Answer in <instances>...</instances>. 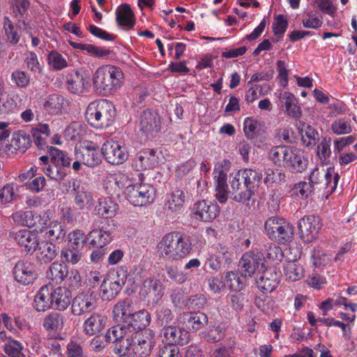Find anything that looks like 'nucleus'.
Masks as SVG:
<instances>
[{
	"instance_id": "7ed1b4c3",
	"label": "nucleus",
	"mask_w": 357,
	"mask_h": 357,
	"mask_svg": "<svg viewBox=\"0 0 357 357\" xmlns=\"http://www.w3.org/2000/svg\"><path fill=\"white\" fill-rule=\"evenodd\" d=\"M155 345V336L152 331H137L132 332L128 339L121 342L119 349H114L115 353H121L123 350L138 357H146L151 354Z\"/></svg>"
},
{
	"instance_id": "5fc2aeb1",
	"label": "nucleus",
	"mask_w": 357,
	"mask_h": 357,
	"mask_svg": "<svg viewBox=\"0 0 357 357\" xmlns=\"http://www.w3.org/2000/svg\"><path fill=\"white\" fill-rule=\"evenodd\" d=\"M68 245L82 249L87 241V236L79 229L70 232L68 235Z\"/></svg>"
},
{
	"instance_id": "8fccbe9b",
	"label": "nucleus",
	"mask_w": 357,
	"mask_h": 357,
	"mask_svg": "<svg viewBox=\"0 0 357 357\" xmlns=\"http://www.w3.org/2000/svg\"><path fill=\"white\" fill-rule=\"evenodd\" d=\"M61 257L69 264L73 265L78 264L82 258L81 249L68 245L61 251Z\"/></svg>"
},
{
	"instance_id": "4c0bfd02",
	"label": "nucleus",
	"mask_w": 357,
	"mask_h": 357,
	"mask_svg": "<svg viewBox=\"0 0 357 357\" xmlns=\"http://www.w3.org/2000/svg\"><path fill=\"white\" fill-rule=\"evenodd\" d=\"M306 167L307 160L303 155V153L300 149L290 146L287 167L296 172H302Z\"/></svg>"
},
{
	"instance_id": "e2e57ef3",
	"label": "nucleus",
	"mask_w": 357,
	"mask_h": 357,
	"mask_svg": "<svg viewBox=\"0 0 357 357\" xmlns=\"http://www.w3.org/2000/svg\"><path fill=\"white\" fill-rule=\"evenodd\" d=\"M331 130L336 135H345L351 132V127L348 121L341 119L331 124Z\"/></svg>"
},
{
	"instance_id": "ddd939ff",
	"label": "nucleus",
	"mask_w": 357,
	"mask_h": 357,
	"mask_svg": "<svg viewBox=\"0 0 357 357\" xmlns=\"http://www.w3.org/2000/svg\"><path fill=\"white\" fill-rule=\"evenodd\" d=\"M13 275L15 280L22 285L33 283L38 276L34 264L26 260H20L16 263Z\"/></svg>"
},
{
	"instance_id": "13d9d810",
	"label": "nucleus",
	"mask_w": 357,
	"mask_h": 357,
	"mask_svg": "<svg viewBox=\"0 0 357 357\" xmlns=\"http://www.w3.org/2000/svg\"><path fill=\"white\" fill-rule=\"evenodd\" d=\"M3 29L7 40L13 45L17 44L20 40V35L17 29L14 27L11 20L8 17H4Z\"/></svg>"
},
{
	"instance_id": "6ab92c4d",
	"label": "nucleus",
	"mask_w": 357,
	"mask_h": 357,
	"mask_svg": "<svg viewBox=\"0 0 357 357\" xmlns=\"http://www.w3.org/2000/svg\"><path fill=\"white\" fill-rule=\"evenodd\" d=\"M185 202V192L181 189H176L167 195L165 210L168 215L175 216L183 211Z\"/></svg>"
},
{
	"instance_id": "dca6fc26",
	"label": "nucleus",
	"mask_w": 357,
	"mask_h": 357,
	"mask_svg": "<svg viewBox=\"0 0 357 357\" xmlns=\"http://www.w3.org/2000/svg\"><path fill=\"white\" fill-rule=\"evenodd\" d=\"M163 339L168 344L176 346V344L185 345L190 341V334L183 327L178 326H169L162 329Z\"/></svg>"
},
{
	"instance_id": "4be33fe9",
	"label": "nucleus",
	"mask_w": 357,
	"mask_h": 357,
	"mask_svg": "<svg viewBox=\"0 0 357 357\" xmlns=\"http://www.w3.org/2000/svg\"><path fill=\"white\" fill-rule=\"evenodd\" d=\"M128 183V176L119 172L108 174L103 180L102 184L106 192L112 196L119 194L120 190L126 188Z\"/></svg>"
},
{
	"instance_id": "864d4df0",
	"label": "nucleus",
	"mask_w": 357,
	"mask_h": 357,
	"mask_svg": "<svg viewBox=\"0 0 357 357\" xmlns=\"http://www.w3.org/2000/svg\"><path fill=\"white\" fill-rule=\"evenodd\" d=\"M43 169L47 176L56 181L63 180L66 176L65 169L54 162H52L46 167H43Z\"/></svg>"
},
{
	"instance_id": "ea45409f",
	"label": "nucleus",
	"mask_w": 357,
	"mask_h": 357,
	"mask_svg": "<svg viewBox=\"0 0 357 357\" xmlns=\"http://www.w3.org/2000/svg\"><path fill=\"white\" fill-rule=\"evenodd\" d=\"M89 86L82 75L78 73L70 75L67 79V88L69 91L74 94H82L84 93Z\"/></svg>"
},
{
	"instance_id": "473e14b6",
	"label": "nucleus",
	"mask_w": 357,
	"mask_h": 357,
	"mask_svg": "<svg viewBox=\"0 0 357 357\" xmlns=\"http://www.w3.org/2000/svg\"><path fill=\"white\" fill-rule=\"evenodd\" d=\"M123 283L113 278L104 280L101 284V296L105 300H112L121 291Z\"/></svg>"
},
{
	"instance_id": "f704fd0d",
	"label": "nucleus",
	"mask_w": 357,
	"mask_h": 357,
	"mask_svg": "<svg viewBox=\"0 0 357 357\" xmlns=\"http://www.w3.org/2000/svg\"><path fill=\"white\" fill-rule=\"evenodd\" d=\"M218 175L215 176V197L220 203H225L228 198L227 173L222 167L217 170Z\"/></svg>"
},
{
	"instance_id": "aec40b11",
	"label": "nucleus",
	"mask_w": 357,
	"mask_h": 357,
	"mask_svg": "<svg viewBox=\"0 0 357 357\" xmlns=\"http://www.w3.org/2000/svg\"><path fill=\"white\" fill-rule=\"evenodd\" d=\"M155 151L147 149L137 153L132 158V167L137 172L152 169L157 162Z\"/></svg>"
},
{
	"instance_id": "052dcab7",
	"label": "nucleus",
	"mask_w": 357,
	"mask_h": 357,
	"mask_svg": "<svg viewBox=\"0 0 357 357\" xmlns=\"http://www.w3.org/2000/svg\"><path fill=\"white\" fill-rule=\"evenodd\" d=\"M50 66L54 70H61L68 66L66 59L59 52L53 51L48 55Z\"/></svg>"
},
{
	"instance_id": "6e6d98bb",
	"label": "nucleus",
	"mask_w": 357,
	"mask_h": 357,
	"mask_svg": "<svg viewBox=\"0 0 357 357\" xmlns=\"http://www.w3.org/2000/svg\"><path fill=\"white\" fill-rule=\"evenodd\" d=\"M319 139V134L311 126H307L301 130V140L307 147H312Z\"/></svg>"
},
{
	"instance_id": "72a5a7b5",
	"label": "nucleus",
	"mask_w": 357,
	"mask_h": 357,
	"mask_svg": "<svg viewBox=\"0 0 357 357\" xmlns=\"http://www.w3.org/2000/svg\"><path fill=\"white\" fill-rule=\"evenodd\" d=\"M290 146H277L268 152V158L278 167H287Z\"/></svg>"
},
{
	"instance_id": "f8f14e48",
	"label": "nucleus",
	"mask_w": 357,
	"mask_h": 357,
	"mask_svg": "<svg viewBox=\"0 0 357 357\" xmlns=\"http://www.w3.org/2000/svg\"><path fill=\"white\" fill-rule=\"evenodd\" d=\"M139 126L141 131L147 137H154L159 132L161 128L160 117L158 113L152 109L144 110L140 116Z\"/></svg>"
},
{
	"instance_id": "0e129e2a",
	"label": "nucleus",
	"mask_w": 357,
	"mask_h": 357,
	"mask_svg": "<svg viewBox=\"0 0 357 357\" xmlns=\"http://www.w3.org/2000/svg\"><path fill=\"white\" fill-rule=\"evenodd\" d=\"M259 123L257 120L247 118L243 123V130L248 139H253L257 135Z\"/></svg>"
},
{
	"instance_id": "603ef678",
	"label": "nucleus",
	"mask_w": 357,
	"mask_h": 357,
	"mask_svg": "<svg viewBox=\"0 0 357 357\" xmlns=\"http://www.w3.org/2000/svg\"><path fill=\"white\" fill-rule=\"evenodd\" d=\"M84 128L79 122H73L66 128L65 135L73 141H79L85 133Z\"/></svg>"
},
{
	"instance_id": "bb28decb",
	"label": "nucleus",
	"mask_w": 357,
	"mask_h": 357,
	"mask_svg": "<svg viewBox=\"0 0 357 357\" xmlns=\"http://www.w3.org/2000/svg\"><path fill=\"white\" fill-rule=\"evenodd\" d=\"M53 307L58 310H66L71 303V293L65 287L54 288L52 285Z\"/></svg>"
},
{
	"instance_id": "37998d69",
	"label": "nucleus",
	"mask_w": 357,
	"mask_h": 357,
	"mask_svg": "<svg viewBox=\"0 0 357 357\" xmlns=\"http://www.w3.org/2000/svg\"><path fill=\"white\" fill-rule=\"evenodd\" d=\"M66 105L67 102L63 96L53 94L49 96L44 104V107L50 113L57 114L61 113Z\"/></svg>"
},
{
	"instance_id": "6e6552de",
	"label": "nucleus",
	"mask_w": 357,
	"mask_h": 357,
	"mask_svg": "<svg viewBox=\"0 0 357 357\" xmlns=\"http://www.w3.org/2000/svg\"><path fill=\"white\" fill-rule=\"evenodd\" d=\"M96 307V299L91 291L79 293L71 300V312L75 316L89 313Z\"/></svg>"
},
{
	"instance_id": "bf43d9fd",
	"label": "nucleus",
	"mask_w": 357,
	"mask_h": 357,
	"mask_svg": "<svg viewBox=\"0 0 357 357\" xmlns=\"http://www.w3.org/2000/svg\"><path fill=\"white\" fill-rule=\"evenodd\" d=\"M245 278L240 277L236 273L229 272L226 275V280L228 285L235 291L241 290L245 284Z\"/></svg>"
},
{
	"instance_id": "7c9ffc66",
	"label": "nucleus",
	"mask_w": 357,
	"mask_h": 357,
	"mask_svg": "<svg viewBox=\"0 0 357 357\" xmlns=\"http://www.w3.org/2000/svg\"><path fill=\"white\" fill-rule=\"evenodd\" d=\"M36 257L42 262L49 263L58 255L59 248L52 242L38 243L36 248Z\"/></svg>"
},
{
	"instance_id": "9b49d317",
	"label": "nucleus",
	"mask_w": 357,
	"mask_h": 357,
	"mask_svg": "<svg viewBox=\"0 0 357 357\" xmlns=\"http://www.w3.org/2000/svg\"><path fill=\"white\" fill-rule=\"evenodd\" d=\"M75 159L82 161L87 167H94L101 161L98 147L93 142L84 143L79 149H75Z\"/></svg>"
},
{
	"instance_id": "58836bf2",
	"label": "nucleus",
	"mask_w": 357,
	"mask_h": 357,
	"mask_svg": "<svg viewBox=\"0 0 357 357\" xmlns=\"http://www.w3.org/2000/svg\"><path fill=\"white\" fill-rule=\"evenodd\" d=\"M280 101L284 105L287 114L292 118H299L301 116V110L297 105V100L294 96L289 92H284L280 95Z\"/></svg>"
},
{
	"instance_id": "39448f33",
	"label": "nucleus",
	"mask_w": 357,
	"mask_h": 357,
	"mask_svg": "<svg viewBox=\"0 0 357 357\" xmlns=\"http://www.w3.org/2000/svg\"><path fill=\"white\" fill-rule=\"evenodd\" d=\"M116 111L113 104L101 100L91 102L86 110L85 118L93 128L103 129L109 127L114 122Z\"/></svg>"
},
{
	"instance_id": "f3484780",
	"label": "nucleus",
	"mask_w": 357,
	"mask_h": 357,
	"mask_svg": "<svg viewBox=\"0 0 357 357\" xmlns=\"http://www.w3.org/2000/svg\"><path fill=\"white\" fill-rule=\"evenodd\" d=\"M192 211L197 219L211 222L218 215L219 206L215 202L202 200L194 204Z\"/></svg>"
},
{
	"instance_id": "9d476101",
	"label": "nucleus",
	"mask_w": 357,
	"mask_h": 357,
	"mask_svg": "<svg viewBox=\"0 0 357 357\" xmlns=\"http://www.w3.org/2000/svg\"><path fill=\"white\" fill-rule=\"evenodd\" d=\"M101 153L105 160L112 165L122 164L128 157L126 147L114 141H107L104 143Z\"/></svg>"
},
{
	"instance_id": "4468645a",
	"label": "nucleus",
	"mask_w": 357,
	"mask_h": 357,
	"mask_svg": "<svg viewBox=\"0 0 357 357\" xmlns=\"http://www.w3.org/2000/svg\"><path fill=\"white\" fill-rule=\"evenodd\" d=\"M264 261L263 255L260 252H248L245 253L238 263V269L241 276L251 277Z\"/></svg>"
},
{
	"instance_id": "f03ea898",
	"label": "nucleus",
	"mask_w": 357,
	"mask_h": 357,
	"mask_svg": "<svg viewBox=\"0 0 357 357\" xmlns=\"http://www.w3.org/2000/svg\"><path fill=\"white\" fill-rule=\"evenodd\" d=\"M261 175L256 170L245 169L238 171L231 181V197L237 202L250 199L258 188Z\"/></svg>"
},
{
	"instance_id": "2f4dec72",
	"label": "nucleus",
	"mask_w": 357,
	"mask_h": 357,
	"mask_svg": "<svg viewBox=\"0 0 357 357\" xmlns=\"http://www.w3.org/2000/svg\"><path fill=\"white\" fill-rule=\"evenodd\" d=\"M151 314L144 310L135 312L133 310L130 319L126 325L131 328L132 332H137L136 329L142 331V328L148 326L151 323Z\"/></svg>"
},
{
	"instance_id": "393cba45",
	"label": "nucleus",
	"mask_w": 357,
	"mask_h": 357,
	"mask_svg": "<svg viewBox=\"0 0 357 357\" xmlns=\"http://www.w3.org/2000/svg\"><path fill=\"white\" fill-rule=\"evenodd\" d=\"M132 301L124 299L119 301L113 309V318L116 323L127 325L134 310Z\"/></svg>"
},
{
	"instance_id": "5701e85b",
	"label": "nucleus",
	"mask_w": 357,
	"mask_h": 357,
	"mask_svg": "<svg viewBox=\"0 0 357 357\" xmlns=\"http://www.w3.org/2000/svg\"><path fill=\"white\" fill-rule=\"evenodd\" d=\"M52 284L43 285L34 298V307L38 312H45L53 307Z\"/></svg>"
},
{
	"instance_id": "338daca9",
	"label": "nucleus",
	"mask_w": 357,
	"mask_h": 357,
	"mask_svg": "<svg viewBox=\"0 0 357 357\" xmlns=\"http://www.w3.org/2000/svg\"><path fill=\"white\" fill-rule=\"evenodd\" d=\"M285 177L282 170L268 169L266 172L264 181L266 183H277L284 181Z\"/></svg>"
},
{
	"instance_id": "de8ad7c7",
	"label": "nucleus",
	"mask_w": 357,
	"mask_h": 357,
	"mask_svg": "<svg viewBox=\"0 0 357 357\" xmlns=\"http://www.w3.org/2000/svg\"><path fill=\"white\" fill-rule=\"evenodd\" d=\"M31 144L29 135L20 130L13 135L12 145L15 149L24 152Z\"/></svg>"
},
{
	"instance_id": "b1692460",
	"label": "nucleus",
	"mask_w": 357,
	"mask_h": 357,
	"mask_svg": "<svg viewBox=\"0 0 357 357\" xmlns=\"http://www.w3.org/2000/svg\"><path fill=\"white\" fill-rule=\"evenodd\" d=\"M14 238L19 246L26 252H33L38 245L36 234L27 229H22L14 234Z\"/></svg>"
},
{
	"instance_id": "3c124183",
	"label": "nucleus",
	"mask_w": 357,
	"mask_h": 357,
	"mask_svg": "<svg viewBox=\"0 0 357 357\" xmlns=\"http://www.w3.org/2000/svg\"><path fill=\"white\" fill-rule=\"evenodd\" d=\"M48 151L51 158V162L57 164L63 168L70 167L71 160L70 158L61 150L50 146Z\"/></svg>"
},
{
	"instance_id": "69168bd1",
	"label": "nucleus",
	"mask_w": 357,
	"mask_h": 357,
	"mask_svg": "<svg viewBox=\"0 0 357 357\" xmlns=\"http://www.w3.org/2000/svg\"><path fill=\"white\" fill-rule=\"evenodd\" d=\"M16 198L15 190L12 184H7L0 190V202L9 203Z\"/></svg>"
},
{
	"instance_id": "09e8293b",
	"label": "nucleus",
	"mask_w": 357,
	"mask_h": 357,
	"mask_svg": "<svg viewBox=\"0 0 357 357\" xmlns=\"http://www.w3.org/2000/svg\"><path fill=\"white\" fill-rule=\"evenodd\" d=\"M157 322L160 326L165 328L175 324V316L172 311L165 306H160L157 310Z\"/></svg>"
},
{
	"instance_id": "f257e3e1",
	"label": "nucleus",
	"mask_w": 357,
	"mask_h": 357,
	"mask_svg": "<svg viewBox=\"0 0 357 357\" xmlns=\"http://www.w3.org/2000/svg\"><path fill=\"white\" fill-rule=\"evenodd\" d=\"M158 252L160 257L169 261H177L185 258L192 250L187 236L180 232H170L158 243Z\"/></svg>"
},
{
	"instance_id": "680f3d73",
	"label": "nucleus",
	"mask_w": 357,
	"mask_h": 357,
	"mask_svg": "<svg viewBox=\"0 0 357 357\" xmlns=\"http://www.w3.org/2000/svg\"><path fill=\"white\" fill-rule=\"evenodd\" d=\"M22 349V344L15 340H10L5 344V352L11 357H24Z\"/></svg>"
},
{
	"instance_id": "c9c22d12",
	"label": "nucleus",
	"mask_w": 357,
	"mask_h": 357,
	"mask_svg": "<svg viewBox=\"0 0 357 357\" xmlns=\"http://www.w3.org/2000/svg\"><path fill=\"white\" fill-rule=\"evenodd\" d=\"M116 20L119 26L131 29L134 26L135 20L134 13L128 4H122L116 12Z\"/></svg>"
},
{
	"instance_id": "a19ab883",
	"label": "nucleus",
	"mask_w": 357,
	"mask_h": 357,
	"mask_svg": "<svg viewBox=\"0 0 357 357\" xmlns=\"http://www.w3.org/2000/svg\"><path fill=\"white\" fill-rule=\"evenodd\" d=\"M68 268L67 265L60 262H53L47 271V278L52 281L60 284L67 277Z\"/></svg>"
},
{
	"instance_id": "c85d7f7f",
	"label": "nucleus",
	"mask_w": 357,
	"mask_h": 357,
	"mask_svg": "<svg viewBox=\"0 0 357 357\" xmlns=\"http://www.w3.org/2000/svg\"><path fill=\"white\" fill-rule=\"evenodd\" d=\"M118 209V204L111 197H105L98 199L94 212L100 217L111 218L116 214Z\"/></svg>"
},
{
	"instance_id": "79ce46f5",
	"label": "nucleus",
	"mask_w": 357,
	"mask_h": 357,
	"mask_svg": "<svg viewBox=\"0 0 357 357\" xmlns=\"http://www.w3.org/2000/svg\"><path fill=\"white\" fill-rule=\"evenodd\" d=\"M284 273L289 281L294 282L303 277V268L298 261H288L284 264Z\"/></svg>"
},
{
	"instance_id": "412c9836",
	"label": "nucleus",
	"mask_w": 357,
	"mask_h": 357,
	"mask_svg": "<svg viewBox=\"0 0 357 357\" xmlns=\"http://www.w3.org/2000/svg\"><path fill=\"white\" fill-rule=\"evenodd\" d=\"M280 274L274 268L264 271L257 280L258 289L265 294L272 292L279 284Z\"/></svg>"
},
{
	"instance_id": "c756f323",
	"label": "nucleus",
	"mask_w": 357,
	"mask_h": 357,
	"mask_svg": "<svg viewBox=\"0 0 357 357\" xmlns=\"http://www.w3.org/2000/svg\"><path fill=\"white\" fill-rule=\"evenodd\" d=\"M106 318L98 313H93L84 322V331L88 335L100 333L105 327Z\"/></svg>"
},
{
	"instance_id": "a18cd8bd",
	"label": "nucleus",
	"mask_w": 357,
	"mask_h": 357,
	"mask_svg": "<svg viewBox=\"0 0 357 357\" xmlns=\"http://www.w3.org/2000/svg\"><path fill=\"white\" fill-rule=\"evenodd\" d=\"M66 234L65 227L58 221L51 222L46 227L45 235L52 241H61L65 238Z\"/></svg>"
},
{
	"instance_id": "423d86ee",
	"label": "nucleus",
	"mask_w": 357,
	"mask_h": 357,
	"mask_svg": "<svg viewBox=\"0 0 357 357\" xmlns=\"http://www.w3.org/2000/svg\"><path fill=\"white\" fill-rule=\"evenodd\" d=\"M264 227L269 238L280 243L290 241L294 232L291 225L275 216L269 218L266 221Z\"/></svg>"
},
{
	"instance_id": "1a4fd4ad",
	"label": "nucleus",
	"mask_w": 357,
	"mask_h": 357,
	"mask_svg": "<svg viewBox=\"0 0 357 357\" xmlns=\"http://www.w3.org/2000/svg\"><path fill=\"white\" fill-rule=\"evenodd\" d=\"M70 188H72L71 194L74 202L79 210L89 209L94 204V199L91 192L77 180L70 181Z\"/></svg>"
},
{
	"instance_id": "20e7f679",
	"label": "nucleus",
	"mask_w": 357,
	"mask_h": 357,
	"mask_svg": "<svg viewBox=\"0 0 357 357\" xmlns=\"http://www.w3.org/2000/svg\"><path fill=\"white\" fill-rule=\"evenodd\" d=\"M123 73L114 66H105L99 68L95 73L93 86L105 96L115 93L123 84Z\"/></svg>"
},
{
	"instance_id": "0eeeda50",
	"label": "nucleus",
	"mask_w": 357,
	"mask_h": 357,
	"mask_svg": "<svg viewBox=\"0 0 357 357\" xmlns=\"http://www.w3.org/2000/svg\"><path fill=\"white\" fill-rule=\"evenodd\" d=\"M128 199L136 206H142L152 202L155 190L153 186L147 183L129 185L126 187Z\"/></svg>"
},
{
	"instance_id": "a878e982",
	"label": "nucleus",
	"mask_w": 357,
	"mask_h": 357,
	"mask_svg": "<svg viewBox=\"0 0 357 357\" xmlns=\"http://www.w3.org/2000/svg\"><path fill=\"white\" fill-rule=\"evenodd\" d=\"M68 315L58 312H51L45 315L43 321L44 329L51 333L60 332L64 327Z\"/></svg>"
},
{
	"instance_id": "a211bd4d",
	"label": "nucleus",
	"mask_w": 357,
	"mask_h": 357,
	"mask_svg": "<svg viewBox=\"0 0 357 357\" xmlns=\"http://www.w3.org/2000/svg\"><path fill=\"white\" fill-rule=\"evenodd\" d=\"M140 295L149 304L157 303L162 297V284L156 279L148 278L144 281Z\"/></svg>"
},
{
	"instance_id": "774afa93",
	"label": "nucleus",
	"mask_w": 357,
	"mask_h": 357,
	"mask_svg": "<svg viewBox=\"0 0 357 357\" xmlns=\"http://www.w3.org/2000/svg\"><path fill=\"white\" fill-rule=\"evenodd\" d=\"M66 349L68 357H84L82 346L76 341L70 340Z\"/></svg>"
},
{
	"instance_id": "e433bc0d",
	"label": "nucleus",
	"mask_w": 357,
	"mask_h": 357,
	"mask_svg": "<svg viewBox=\"0 0 357 357\" xmlns=\"http://www.w3.org/2000/svg\"><path fill=\"white\" fill-rule=\"evenodd\" d=\"M132 332V331L130 327H128L126 325L117 323L116 326H114L107 330L105 338L108 342H114L122 340V342L128 339V336H130V334H131Z\"/></svg>"
},
{
	"instance_id": "c03bdc74",
	"label": "nucleus",
	"mask_w": 357,
	"mask_h": 357,
	"mask_svg": "<svg viewBox=\"0 0 357 357\" xmlns=\"http://www.w3.org/2000/svg\"><path fill=\"white\" fill-rule=\"evenodd\" d=\"M339 175L335 173L333 169L328 168L325 170V174L320 179L319 184L321 189L326 190L328 192H333L337 185Z\"/></svg>"
},
{
	"instance_id": "cd10ccee",
	"label": "nucleus",
	"mask_w": 357,
	"mask_h": 357,
	"mask_svg": "<svg viewBox=\"0 0 357 357\" xmlns=\"http://www.w3.org/2000/svg\"><path fill=\"white\" fill-rule=\"evenodd\" d=\"M180 321L186 327L197 331L207 324L208 317L202 312H187L181 316Z\"/></svg>"
},
{
	"instance_id": "49530a36",
	"label": "nucleus",
	"mask_w": 357,
	"mask_h": 357,
	"mask_svg": "<svg viewBox=\"0 0 357 357\" xmlns=\"http://www.w3.org/2000/svg\"><path fill=\"white\" fill-rule=\"evenodd\" d=\"M91 244L93 247L102 248L112 241L111 234L103 229H93L89 233Z\"/></svg>"
},
{
	"instance_id": "2eb2a0df",
	"label": "nucleus",
	"mask_w": 357,
	"mask_h": 357,
	"mask_svg": "<svg viewBox=\"0 0 357 357\" xmlns=\"http://www.w3.org/2000/svg\"><path fill=\"white\" fill-rule=\"evenodd\" d=\"M320 228L319 218L313 215L305 216L298 222L300 236L305 242L314 240Z\"/></svg>"
},
{
	"instance_id": "4d7b16f0",
	"label": "nucleus",
	"mask_w": 357,
	"mask_h": 357,
	"mask_svg": "<svg viewBox=\"0 0 357 357\" xmlns=\"http://www.w3.org/2000/svg\"><path fill=\"white\" fill-rule=\"evenodd\" d=\"M13 221L19 225L32 227L34 225L31 211H17L12 215Z\"/></svg>"
}]
</instances>
